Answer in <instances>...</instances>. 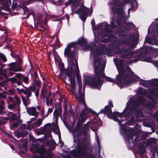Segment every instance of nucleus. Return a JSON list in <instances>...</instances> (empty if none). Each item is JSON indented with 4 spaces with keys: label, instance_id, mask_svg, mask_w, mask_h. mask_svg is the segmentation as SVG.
Returning <instances> with one entry per match:
<instances>
[{
    "label": "nucleus",
    "instance_id": "f257e3e1",
    "mask_svg": "<svg viewBox=\"0 0 158 158\" xmlns=\"http://www.w3.org/2000/svg\"><path fill=\"white\" fill-rule=\"evenodd\" d=\"M114 61L118 72V75L116 76V84L121 88L130 85L132 81L135 79L133 78H129L126 79L129 74L127 73L126 75H125V73L126 72V70L124 69L125 60L122 59L118 60L117 59L114 58Z\"/></svg>",
    "mask_w": 158,
    "mask_h": 158
},
{
    "label": "nucleus",
    "instance_id": "f03ea898",
    "mask_svg": "<svg viewBox=\"0 0 158 158\" xmlns=\"http://www.w3.org/2000/svg\"><path fill=\"white\" fill-rule=\"evenodd\" d=\"M87 118L85 110L84 109L82 110L80 114V118L77 121L76 125L72 131L74 136V142L75 143L76 141L77 142L76 145L79 144H81V145L85 144L84 143L86 138L84 137L82 140V139L81 136L82 135L83 129H81L83 123Z\"/></svg>",
    "mask_w": 158,
    "mask_h": 158
},
{
    "label": "nucleus",
    "instance_id": "7ed1b4c3",
    "mask_svg": "<svg viewBox=\"0 0 158 158\" xmlns=\"http://www.w3.org/2000/svg\"><path fill=\"white\" fill-rule=\"evenodd\" d=\"M84 1L71 3L72 13L70 14L73 15L74 13L78 15L79 18L84 23L88 16L91 15L93 10L92 4L89 9L84 5Z\"/></svg>",
    "mask_w": 158,
    "mask_h": 158
},
{
    "label": "nucleus",
    "instance_id": "20e7f679",
    "mask_svg": "<svg viewBox=\"0 0 158 158\" xmlns=\"http://www.w3.org/2000/svg\"><path fill=\"white\" fill-rule=\"evenodd\" d=\"M95 76L91 77L88 76L86 79V82L92 88L98 89H101L103 81L101 78L100 76L102 78H106V77L104 72H100V68L98 65H96L94 68Z\"/></svg>",
    "mask_w": 158,
    "mask_h": 158
},
{
    "label": "nucleus",
    "instance_id": "39448f33",
    "mask_svg": "<svg viewBox=\"0 0 158 158\" xmlns=\"http://www.w3.org/2000/svg\"><path fill=\"white\" fill-rule=\"evenodd\" d=\"M145 102L144 98H139L136 101H133L132 106L128 108L126 116H131V118L128 121V124L131 125L134 122V118H137L142 115V112L140 108L141 105H144Z\"/></svg>",
    "mask_w": 158,
    "mask_h": 158
},
{
    "label": "nucleus",
    "instance_id": "423d86ee",
    "mask_svg": "<svg viewBox=\"0 0 158 158\" xmlns=\"http://www.w3.org/2000/svg\"><path fill=\"white\" fill-rule=\"evenodd\" d=\"M75 64L72 61L71 63L70 64L69 69L64 68V65L63 63H61L59 65L60 72L65 73L66 75L69 79L71 91L73 94L75 93L76 80L75 74L73 72V68Z\"/></svg>",
    "mask_w": 158,
    "mask_h": 158
},
{
    "label": "nucleus",
    "instance_id": "0eeeda50",
    "mask_svg": "<svg viewBox=\"0 0 158 158\" xmlns=\"http://www.w3.org/2000/svg\"><path fill=\"white\" fill-rule=\"evenodd\" d=\"M75 149L72 151L73 156L76 158H95L94 156L87 152L88 148L86 144L81 145L78 144L76 145Z\"/></svg>",
    "mask_w": 158,
    "mask_h": 158
},
{
    "label": "nucleus",
    "instance_id": "6e6552de",
    "mask_svg": "<svg viewBox=\"0 0 158 158\" xmlns=\"http://www.w3.org/2000/svg\"><path fill=\"white\" fill-rule=\"evenodd\" d=\"M74 42H71L68 44L66 47L65 48L64 51V55L67 58L68 60H73L74 58V50L72 51L71 49V48H75L74 46Z\"/></svg>",
    "mask_w": 158,
    "mask_h": 158
},
{
    "label": "nucleus",
    "instance_id": "1a4fd4ad",
    "mask_svg": "<svg viewBox=\"0 0 158 158\" xmlns=\"http://www.w3.org/2000/svg\"><path fill=\"white\" fill-rule=\"evenodd\" d=\"M22 64L17 62H12L7 64V71H12L14 72L22 71Z\"/></svg>",
    "mask_w": 158,
    "mask_h": 158
},
{
    "label": "nucleus",
    "instance_id": "9d476101",
    "mask_svg": "<svg viewBox=\"0 0 158 158\" xmlns=\"http://www.w3.org/2000/svg\"><path fill=\"white\" fill-rule=\"evenodd\" d=\"M113 106L112 101L111 100H110L108 102V105L105 106L104 109H101L100 110L99 113H104L106 114L108 117L111 115V114L113 113L112 112L111 109V108L113 107Z\"/></svg>",
    "mask_w": 158,
    "mask_h": 158
},
{
    "label": "nucleus",
    "instance_id": "9b49d317",
    "mask_svg": "<svg viewBox=\"0 0 158 158\" xmlns=\"http://www.w3.org/2000/svg\"><path fill=\"white\" fill-rule=\"evenodd\" d=\"M122 51L124 53L122 54L121 57L124 59L131 58L134 53L129 46L124 47Z\"/></svg>",
    "mask_w": 158,
    "mask_h": 158
},
{
    "label": "nucleus",
    "instance_id": "f8f14e48",
    "mask_svg": "<svg viewBox=\"0 0 158 158\" xmlns=\"http://www.w3.org/2000/svg\"><path fill=\"white\" fill-rule=\"evenodd\" d=\"M141 52L140 54L136 56L135 59L131 60L134 62H136L138 61L141 60L143 59V57L147 55L148 52V50L147 48H140Z\"/></svg>",
    "mask_w": 158,
    "mask_h": 158
},
{
    "label": "nucleus",
    "instance_id": "ddd939ff",
    "mask_svg": "<svg viewBox=\"0 0 158 158\" xmlns=\"http://www.w3.org/2000/svg\"><path fill=\"white\" fill-rule=\"evenodd\" d=\"M118 7H112L111 10L113 15L116 14L118 16H123L124 14V7L125 6H118Z\"/></svg>",
    "mask_w": 158,
    "mask_h": 158
},
{
    "label": "nucleus",
    "instance_id": "4468645a",
    "mask_svg": "<svg viewBox=\"0 0 158 158\" xmlns=\"http://www.w3.org/2000/svg\"><path fill=\"white\" fill-rule=\"evenodd\" d=\"M0 4L2 6V7H0V14L5 15H6V13L1 11V10H2L3 9L6 10L8 9L10 5H11V0H9V1L3 0L2 2L0 3Z\"/></svg>",
    "mask_w": 158,
    "mask_h": 158
},
{
    "label": "nucleus",
    "instance_id": "2eb2a0df",
    "mask_svg": "<svg viewBox=\"0 0 158 158\" xmlns=\"http://www.w3.org/2000/svg\"><path fill=\"white\" fill-rule=\"evenodd\" d=\"M74 43V46L76 47L77 44H79L81 46H82L85 47L86 48H89V45L88 44L87 40L85 39L84 37H81V38L79 39L77 41L73 42Z\"/></svg>",
    "mask_w": 158,
    "mask_h": 158
},
{
    "label": "nucleus",
    "instance_id": "dca6fc26",
    "mask_svg": "<svg viewBox=\"0 0 158 158\" xmlns=\"http://www.w3.org/2000/svg\"><path fill=\"white\" fill-rule=\"evenodd\" d=\"M48 20V19L45 17L43 21H40L39 22L38 25V27L39 30L41 31H44L46 30V27H48L47 25V22Z\"/></svg>",
    "mask_w": 158,
    "mask_h": 158
},
{
    "label": "nucleus",
    "instance_id": "f3484780",
    "mask_svg": "<svg viewBox=\"0 0 158 158\" xmlns=\"http://www.w3.org/2000/svg\"><path fill=\"white\" fill-rule=\"evenodd\" d=\"M112 0V4L115 6H125L126 4L129 3L131 1V0H123L120 2L122 0Z\"/></svg>",
    "mask_w": 158,
    "mask_h": 158
},
{
    "label": "nucleus",
    "instance_id": "a211bd4d",
    "mask_svg": "<svg viewBox=\"0 0 158 158\" xmlns=\"http://www.w3.org/2000/svg\"><path fill=\"white\" fill-rule=\"evenodd\" d=\"M35 152L39 153L40 156H44V155L48 152L47 149L45 148L44 145H41L40 146V148L37 149Z\"/></svg>",
    "mask_w": 158,
    "mask_h": 158
},
{
    "label": "nucleus",
    "instance_id": "6ab92c4d",
    "mask_svg": "<svg viewBox=\"0 0 158 158\" xmlns=\"http://www.w3.org/2000/svg\"><path fill=\"white\" fill-rule=\"evenodd\" d=\"M14 134L18 138H19L25 137L28 134V132L27 131H19V130H17L14 132Z\"/></svg>",
    "mask_w": 158,
    "mask_h": 158
},
{
    "label": "nucleus",
    "instance_id": "aec40b11",
    "mask_svg": "<svg viewBox=\"0 0 158 158\" xmlns=\"http://www.w3.org/2000/svg\"><path fill=\"white\" fill-rule=\"evenodd\" d=\"M91 113L93 115H96V117L97 118V119L93 121V123H94L97 124L98 126H102V121L99 117V113L98 114H97L95 111H93L92 110Z\"/></svg>",
    "mask_w": 158,
    "mask_h": 158
},
{
    "label": "nucleus",
    "instance_id": "412c9836",
    "mask_svg": "<svg viewBox=\"0 0 158 158\" xmlns=\"http://www.w3.org/2000/svg\"><path fill=\"white\" fill-rule=\"evenodd\" d=\"M75 67V70L76 72V77L78 84L80 83H82L81 77L79 73V70L77 61H76V64L74 65Z\"/></svg>",
    "mask_w": 158,
    "mask_h": 158
},
{
    "label": "nucleus",
    "instance_id": "4be33fe9",
    "mask_svg": "<svg viewBox=\"0 0 158 158\" xmlns=\"http://www.w3.org/2000/svg\"><path fill=\"white\" fill-rule=\"evenodd\" d=\"M154 85L156 87L149 89L150 94L155 97H158V83H155Z\"/></svg>",
    "mask_w": 158,
    "mask_h": 158
},
{
    "label": "nucleus",
    "instance_id": "5701e85b",
    "mask_svg": "<svg viewBox=\"0 0 158 158\" xmlns=\"http://www.w3.org/2000/svg\"><path fill=\"white\" fill-rule=\"evenodd\" d=\"M19 90L20 92L23 93L24 94L26 95V98L27 100H29V97H31V92L29 89L26 87L25 89L22 88L20 89H17V90L19 91Z\"/></svg>",
    "mask_w": 158,
    "mask_h": 158
},
{
    "label": "nucleus",
    "instance_id": "b1692460",
    "mask_svg": "<svg viewBox=\"0 0 158 158\" xmlns=\"http://www.w3.org/2000/svg\"><path fill=\"white\" fill-rule=\"evenodd\" d=\"M129 108V106H127L123 111L121 113H119L117 111H114V114H115L117 117L121 118L123 116H125V117H129V116H126V115L127 114V113H126L127 111L128 110V108Z\"/></svg>",
    "mask_w": 158,
    "mask_h": 158
},
{
    "label": "nucleus",
    "instance_id": "393cba45",
    "mask_svg": "<svg viewBox=\"0 0 158 158\" xmlns=\"http://www.w3.org/2000/svg\"><path fill=\"white\" fill-rule=\"evenodd\" d=\"M125 24L124 28L127 31H129L131 29L134 28L135 26L134 24L132 22L125 21L124 22Z\"/></svg>",
    "mask_w": 158,
    "mask_h": 158
},
{
    "label": "nucleus",
    "instance_id": "a878e982",
    "mask_svg": "<svg viewBox=\"0 0 158 158\" xmlns=\"http://www.w3.org/2000/svg\"><path fill=\"white\" fill-rule=\"evenodd\" d=\"M139 36L135 37V35L133 34H130L128 35V37H126L124 41L127 44L130 43V39H134L135 41H138L139 39Z\"/></svg>",
    "mask_w": 158,
    "mask_h": 158
},
{
    "label": "nucleus",
    "instance_id": "bb28decb",
    "mask_svg": "<svg viewBox=\"0 0 158 158\" xmlns=\"http://www.w3.org/2000/svg\"><path fill=\"white\" fill-rule=\"evenodd\" d=\"M92 123L93 122L88 121L87 123L84 124L82 130V134H84L85 135L87 134L90 128L89 124H92Z\"/></svg>",
    "mask_w": 158,
    "mask_h": 158
},
{
    "label": "nucleus",
    "instance_id": "cd10ccee",
    "mask_svg": "<svg viewBox=\"0 0 158 158\" xmlns=\"http://www.w3.org/2000/svg\"><path fill=\"white\" fill-rule=\"evenodd\" d=\"M26 108L29 114L35 116L38 114V113L36 111V108L35 107H31V108H29L28 110L27 107H26Z\"/></svg>",
    "mask_w": 158,
    "mask_h": 158
},
{
    "label": "nucleus",
    "instance_id": "c85d7f7f",
    "mask_svg": "<svg viewBox=\"0 0 158 158\" xmlns=\"http://www.w3.org/2000/svg\"><path fill=\"white\" fill-rule=\"evenodd\" d=\"M153 41H154L155 44H157L158 43V40L154 37L146 38L145 39L144 42H146L149 44H152Z\"/></svg>",
    "mask_w": 158,
    "mask_h": 158
},
{
    "label": "nucleus",
    "instance_id": "c756f323",
    "mask_svg": "<svg viewBox=\"0 0 158 158\" xmlns=\"http://www.w3.org/2000/svg\"><path fill=\"white\" fill-rule=\"evenodd\" d=\"M116 116V115L114 114V113L113 112V114H111V115H110V116H109L108 118H110L111 119H113L115 121L118 122L119 124L120 125L122 124V122L123 120L122 119H121V120H120L117 118V117Z\"/></svg>",
    "mask_w": 158,
    "mask_h": 158
},
{
    "label": "nucleus",
    "instance_id": "7c9ffc66",
    "mask_svg": "<svg viewBox=\"0 0 158 158\" xmlns=\"http://www.w3.org/2000/svg\"><path fill=\"white\" fill-rule=\"evenodd\" d=\"M6 65V64H2L1 66L0 67V74L1 75L6 76V74L7 73V70L6 69H3V68L5 67Z\"/></svg>",
    "mask_w": 158,
    "mask_h": 158
},
{
    "label": "nucleus",
    "instance_id": "2f4dec72",
    "mask_svg": "<svg viewBox=\"0 0 158 158\" xmlns=\"http://www.w3.org/2000/svg\"><path fill=\"white\" fill-rule=\"evenodd\" d=\"M126 69L127 71H128V72H127L126 71V72L125 73V75H126L127 73H128L129 75L126 78V79H128L129 77H128L129 76H133L134 75V73L133 72L131 68L128 66H127L126 67Z\"/></svg>",
    "mask_w": 158,
    "mask_h": 158
},
{
    "label": "nucleus",
    "instance_id": "473e14b6",
    "mask_svg": "<svg viewBox=\"0 0 158 158\" xmlns=\"http://www.w3.org/2000/svg\"><path fill=\"white\" fill-rule=\"evenodd\" d=\"M33 143L32 147L30 148L29 150L32 152H35V151H34V150H37V149L39 148L38 147L40 145V143L36 142Z\"/></svg>",
    "mask_w": 158,
    "mask_h": 158
},
{
    "label": "nucleus",
    "instance_id": "72a5a7b5",
    "mask_svg": "<svg viewBox=\"0 0 158 158\" xmlns=\"http://www.w3.org/2000/svg\"><path fill=\"white\" fill-rule=\"evenodd\" d=\"M102 60V58L101 57H97L96 58H94V67L96 66V63H97L100 67L101 65V61Z\"/></svg>",
    "mask_w": 158,
    "mask_h": 158
},
{
    "label": "nucleus",
    "instance_id": "f704fd0d",
    "mask_svg": "<svg viewBox=\"0 0 158 158\" xmlns=\"http://www.w3.org/2000/svg\"><path fill=\"white\" fill-rule=\"evenodd\" d=\"M147 135H143L140 137L138 135L136 137L134 141L136 142L137 143L140 141L142 139H145L147 138Z\"/></svg>",
    "mask_w": 158,
    "mask_h": 158
},
{
    "label": "nucleus",
    "instance_id": "c9c22d12",
    "mask_svg": "<svg viewBox=\"0 0 158 158\" xmlns=\"http://www.w3.org/2000/svg\"><path fill=\"white\" fill-rule=\"evenodd\" d=\"M14 58L16 59V60L15 62H17L18 63H19L22 64H23V60L21 58L20 56L19 55L15 54V56H14Z\"/></svg>",
    "mask_w": 158,
    "mask_h": 158
},
{
    "label": "nucleus",
    "instance_id": "e433bc0d",
    "mask_svg": "<svg viewBox=\"0 0 158 158\" xmlns=\"http://www.w3.org/2000/svg\"><path fill=\"white\" fill-rule=\"evenodd\" d=\"M134 133L132 132H130L126 134L125 136V138L126 140L129 141L130 139H132L133 136H134Z\"/></svg>",
    "mask_w": 158,
    "mask_h": 158
},
{
    "label": "nucleus",
    "instance_id": "4c0bfd02",
    "mask_svg": "<svg viewBox=\"0 0 158 158\" xmlns=\"http://www.w3.org/2000/svg\"><path fill=\"white\" fill-rule=\"evenodd\" d=\"M48 92L46 89H44L43 88L41 91L40 96L44 99H45L47 96Z\"/></svg>",
    "mask_w": 158,
    "mask_h": 158
},
{
    "label": "nucleus",
    "instance_id": "58836bf2",
    "mask_svg": "<svg viewBox=\"0 0 158 158\" xmlns=\"http://www.w3.org/2000/svg\"><path fill=\"white\" fill-rule=\"evenodd\" d=\"M60 115H61L60 114L58 110L55 109L53 112V116L55 117L56 122H57L59 117Z\"/></svg>",
    "mask_w": 158,
    "mask_h": 158
},
{
    "label": "nucleus",
    "instance_id": "ea45409f",
    "mask_svg": "<svg viewBox=\"0 0 158 158\" xmlns=\"http://www.w3.org/2000/svg\"><path fill=\"white\" fill-rule=\"evenodd\" d=\"M42 122V119L41 118H39L32 125V127L34 125L35 126L39 127L41 124Z\"/></svg>",
    "mask_w": 158,
    "mask_h": 158
},
{
    "label": "nucleus",
    "instance_id": "a19ab883",
    "mask_svg": "<svg viewBox=\"0 0 158 158\" xmlns=\"http://www.w3.org/2000/svg\"><path fill=\"white\" fill-rule=\"evenodd\" d=\"M104 50V54H106L107 55H110L111 54V50L109 48L106 47L103 48Z\"/></svg>",
    "mask_w": 158,
    "mask_h": 158
},
{
    "label": "nucleus",
    "instance_id": "79ce46f5",
    "mask_svg": "<svg viewBox=\"0 0 158 158\" xmlns=\"http://www.w3.org/2000/svg\"><path fill=\"white\" fill-rule=\"evenodd\" d=\"M79 96L77 98V100L81 103L82 101L85 100V94L82 93L81 94H79Z\"/></svg>",
    "mask_w": 158,
    "mask_h": 158
},
{
    "label": "nucleus",
    "instance_id": "37998d69",
    "mask_svg": "<svg viewBox=\"0 0 158 158\" xmlns=\"http://www.w3.org/2000/svg\"><path fill=\"white\" fill-rule=\"evenodd\" d=\"M138 43V41H136L134 43L131 44L130 45H128L131 50L135 48V46Z\"/></svg>",
    "mask_w": 158,
    "mask_h": 158
},
{
    "label": "nucleus",
    "instance_id": "c03bdc74",
    "mask_svg": "<svg viewBox=\"0 0 158 158\" xmlns=\"http://www.w3.org/2000/svg\"><path fill=\"white\" fill-rule=\"evenodd\" d=\"M84 1V0H69L68 2H66V5L68 6L70 4L74 3L76 2H80Z\"/></svg>",
    "mask_w": 158,
    "mask_h": 158
},
{
    "label": "nucleus",
    "instance_id": "a18cd8bd",
    "mask_svg": "<svg viewBox=\"0 0 158 158\" xmlns=\"http://www.w3.org/2000/svg\"><path fill=\"white\" fill-rule=\"evenodd\" d=\"M148 91L147 89H145L143 91L141 92V90H139L138 92V94L139 95H141L144 96H147Z\"/></svg>",
    "mask_w": 158,
    "mask_h": 158
},
{
    "label": "nucleus",
    "instance_id": "49530a36",
    "mask_svg": "<svg viewBox=\"0 0 158 158\" xmlns=\"http://www.w3.org/2000/svg\"><path fill=\"white\" fill-rule=\"evenodd\" d=\"M145 124L146 126L150 127L152 125L151 120L146 119L144 120Z\"/></svg>",
    "mask_w": 158,
    "mask_h": 158
},
{
    "label": "nucleus",
    "instance_id": "de8ad7c7",
    "mask_svg": "<svg viewBox=\"0 0 158 158\" xmlns=\"http://www.w3.org/2000/svg\"><path fill=\"white\" fill-rule=\"evenodd\" d=\"M110 26L109 24H106L105 25V32L106 33H111V30L109 28Z\"/></svg>",
    "mask_w": 158,
    "mask_h": 158
},
{
    "label": "nucleus",
    "instance_id": "09e8293b",
    "mask_svg": "<svg viewBox=\"0 0 158 158\" xmlns=\"http://www.w3.org/2000/svg\"><path fill=\"white\" fill-rule=\"evenodd\" d=\"M110 27L111 29H114L116 27L115 24V21L114 19L110 22Z\"/></svg>",
    "mask_w": 158,
    "mask_h": 158
},
{
    "label": "nucleus",
    "instance_id": "8fccbe9b",
    "mask_svg": "<svg viewBox=\"0 0 158 158\" xmlns=\"http://www.w3.org/2000/svg\"><path fill=\"white\" fill-rule=\"evenodd\" d=\"M139 80L140 81L143 82V83H139V84H141V85H142L144 86H146V84L145 83H146V82H149V81L145 80L142 79L140 78H139Z\"/></svg>",
    "mask_w": 158,
    "mask_h": 158
},
{
    "label": "nucleus",
    "instance_id": "3c124183",
    "mask_svg": "<svg viewBox=\"0 0 158 158\" xmlns=\"http://www.w3.org/2000/svg\"><path fill=\"white\" fill-rule=\"evenodd\" d=\"M0 59L4 62H6L7 61L6 56L2 54H0Z\"/></svg>",
    "mask_w": 158,
    "mask_h": 158
},
{
    "label": "nucleus",
    "instance_id": "603ef678",
    "mask_svg": "<svg viewBox=\"0 0 158 158\" xmlns=\"http://www.w3.org/2000/svg\"><path fill=\"white\" fill-rule=\"evenodd\" d=\"M118 35L120 37L124 39L126 38L127 36V34H124L122 32H120L118 33Z\"/></svg>",
    "mask_w": 158,
    "mask_h": 158
},
{
    "label": "nucleus",
    "instance_id": "864d4df0",
    "mask_svg": "<svg viewBox=\"0 0 158 158\" xmlns=\"http://www.w3.org/2000/svg\"><path fill=\"white\" fill-rule=\"evenodd\" d=\"M21 98L24 105L25 106H27V100L24 96H21Z\"/></svg>",
    "mask_w": 158,
    "mask_h": 158
},
{
    "label": "nucleus",
    "instance_id": "5fc2aeb1",
    "mask_svg": "<svg viewBox=\"0 0 158 158\" xmlns=\"http://www.w3.org/2000/svg\"><path fill=\"white\" fill-rule=\"evenodd\" d=\"M96 55L99 56L101 55L104 54V50L103 49H102L101 50H99L97 51Z\"/></svg>",
    "mask_w": 158,
    "mask_h": 158
},
{
    "label": "nucleus",
    "instance_id": "6e6d98bb",
    "mask_svg": "<svg viewBox=\"0 0 158 158\" xmlns=\"http://www.w3.org/2000/svg\"><path fill=\"white\" fill-rule=\"evenodd\" d=\"M17 6V3L15 1H13L12 6V8L13 10H15Z\"/></svg>",
    "mask_w": 158,
    "mask_h": 158
},
{
    "label": "nucleus",
    "instance_id": "4d7b16f0",
    "mask_svg": "<svg viewBox=\"0 0 158 158\" xmlns=\"http://www.w3.org/2000/svg\"><path fill=\"white\" fill-rule=\"evenodd\" d=\"M29 138L30 141H32V143H35L37 141V139L33 136L30 135H29Z\"/></svg>",
    "mask_w": 158,
    "mask_h": 158
},
{
    "label": "nucleus",
    "instance_id": "13d9d810",
    "mask_svg": "<svg viewBox=\"0 0 158 158\" xmlns=\"http://www.w3.org/2000/svg\"><path fill=\"white\" fill-rule=\"evenodd\" d=\"M26 128L27 126L26 124H23L19 127V130H20L22 131H25V130L26 129Z\"/></svg>",
    "mask_w": 158,
    "mask_h": 158
},
{
    "label": "nucleus",
    "instance_id": "bf43d9fd",
    "mask_svg": "<svg viewBox=\"0 0 158 158\" xmlns=\"http://www.w3.org/2000/svg\"><path fill=\"white\" fill-rule=\"evenodd\" d=\"M16 105V104L13 103L12 104L9 105L8 106V108L10 110H12V109L15 108Z\"/></svg>",
    "mask_w": 158,
    "mask_h": 158
},
{
    "label": "nucleus",
    "instance_id": "052dcab7",
    "mask_svg": "<svg viewBox=\"0 0 158 158\" xmlns=\"http://www.w3.org/2000/svg\"><path fill=\"white\" fill-rule=\"evenodd\" d=\"M110 41V39L109 38H104L101 40V42L104 43H107L109 42Z\"/></svg>",
    "mask_w": 158,
    "mask_h": 158
},
{
    "label": "nucleus",
    "instance_id": "680f3d73",
    "mask_svg": "<svg viewBox=\"0 0 158 158\" xmlns=\"http://www.w3.org/2000/svg\"><path fill=\"white\" fill-rule=\"evenodd\" d=\"M78 84V93L79 94H81V93H82L81 91L82 89V83H80V84Z\"/></svg>",
    "mask_w": 158,
    "mask_h": 158
},
{
    "label": "nucleus",
    "instance_id": "e2e57ef3",
    "mask_svg": "<svg viewBox=\"0 0 158 158\" xmlns=\"http://www.w3.org/2000/svg\"><path fill=\"white\" fill-rule=\"evenodd\" d=\"M106 81H107L111 82H115V80H114L112 78H110L108 77H107L106 78Z\"/></svg>",
    "mask_w": 158,
    "mask_h": 158
},
{
    "label": "nucleus",
    "instance_id": "0e129e2a",
    "mask_svg": "<svg viewBox=\"0 0 158 158\" xmlns=\"http://www.w3.org/2000/svg\"><path fill=\"white\" fill-rule=\"evenodd\" d=\"M27 142H23L22 144V146L23 148L25 150L27 151L28 150V148L27 147Z\"/></svg>",
    "mask_w": 158,
    "mask_h": 158
},
{
    "label": "nucleus",
    "instance_id": "69168bd1",
    "mask_svg": "<svg viewBox=\"0 0 158 158\" xmlns=\"http://www.w3.org/2000/svg\"><path fill=\"white\" fill-rule=\"evenodd\" d=\"M3 93H0V98H5V97H6V93L7 92H6L5 91H3Z\"/></svg>",
    "mask_w": 158,
    "mask_h": 158
},
{
    "label": "nucleus",
    "instance_id": "338daca9",
    "mask_svg": "<svg viewBox=\"0 0 158 158\" xmlns=\"http://www.w3.org/2000/svg\"><path fill=\"white\" fill-rule=\"evenodd\" d=\"M102 25V23H100V24H98L96 27L95 26V27L93 28L94 30L95 31H97L98 30H99L101 26Z\"/></svg>",
    "mask_w": 158,
    "mask_h": 158
},
{
    "label": "nucleus",
    "instance_id": "774afa93",
    "mask_svg": "<svg viewBox=\"0 0 158 158\" xmlns=\"http://www.w3.org/2000/svg\"><path fill=\"white\" fill-rule=\"evenodd\" d=\"M28 88L31 91H31H34L36 90V87L35 86H30Z\"/></svg>",
    "mask_w": 158,
    "mask_h": 158
}]
</instances>
